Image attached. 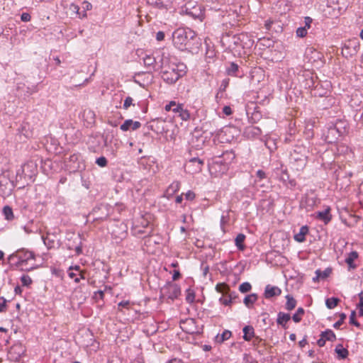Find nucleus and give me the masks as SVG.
I'll list each match as a JSON object with an SVG mask.
<instances>
[{"mask_svg": "<svg viewBox=\"0 0 363 363\" xmlns=\"http://www.w3.org/2000/svg\"><path fill=\"white\" fill-rule=\"evenodd\" d=\"M160 68L162 79L169 84H173L186 74V67L183 63H177L162 53L160 60Z\"/></svg>", "mask_w": 363, "mask_h": 363, "instance_id": "1", "label": "nucleus"}, {"mask_svg": "<svg viewBox=\"0 0 363 363\" xmlns=\"http://www.w3.org/2000/svg\"><path fill=\"white\" fill-rule=\"evenodd\" d=\"M172 42L174 45L180 50L191 49V41L196 38L194 31L189 28H178L172 33Z\"/></svg>", "mask_w": 363, "mask_h": 363, "instance_id": "2", "label": "nucleus"}, {"mask_svg": "<svg viewBox=\"0 0 363 363\" xmlns=\"http://www.w3.org/2000/svg\"><path fill=\"white\" fill-rule=\"evenodd\" d=\"M308 149L304 146L297 145L290 155V163L296 171L303 170L308 162Z\"/></svg>", "mask_w": 363, "mask_h": 363, "instance_id": "3", "label": "nucleus"}, {"mask_svg": "<svg viewBox=\"0 0 363 363\" xmlns=\"http://www.w3.org/2000/svg\"><path fill=\"white\" fill-rule=\"evenodd\" d=\"M18 259L17 266L23 271H30L35 269V255L30 251H18L16 255L10 256V259Z\"/></svg>", "mask_w": 363, "mask_h": 363, "instance_id": "4", "label": "nucleus"}, {"mask_svg": "<svg viewBox=\"0 0 363 363\" xmlns=\"http://www.w3.org/2000/svg\"><path fill=\"white\" fill-rule=\"evenodd\" d=\"M220 41L228 49L234 50L240 45V35L225 33L222 35Z\"/></svg>", "mask_w": 363, "mask_h": 363, "instance_id": "5", "label": "nucleus"}, {"mask_svg": "<svg viewBox=\"0 0 363 363\" xmlns=\"http://www.w3.org/2000/svg\"><path fill=\"white\" fill-rule=\"evenodd\" d=\"M162 294L164 296L174 300L181 294V289L179 285L172 282H168L162 289Z\"/></svg>", "mask_w": 363, "mask_h": 363, "instance_id": "6", "label": "nucleus"}, {"mask_svg": "<svg viewBox=\"0 0 363 363\" xmlns=\"http://www.w3.org/2000/svg\"><path fill=\"white\" fill-rule=\"evenodd\" d=\"M203 166V161L197 157L190 159L185 164V170L186 172L194 174L200 172Z\"/></svg>", "mask_w": 363, "mask_h": 363, "instance_id": "7", "label": "nucleus"}, {"mask_svg": "<svg viewBox=\"0 0 363 363\" xmlns=\"http://www.w3.org/2000/svg\"><path fill=\"white\" fill-rule=\"evenodd\" d=\"M182 330L189 334H197L199 333V328L196 325V321L193 318L182 320L179 323Z\"/></svg>", "mask_w": 363, "mask_h": 363, "instance_id": "8", "label": "nucleus"}, {"mask_svg": "<svg viewBox=\"0 0 363 363\" xmlns=\"http://www.w3.org/2000/svg\"><path fill=\"white\" fill-rule=\"evenodd\" d=\"M26 350L21 343L13 345L8 352V357L10 360L17 362L24 354Z\"/></svg>", "mask_w": 363, "mask_h": 363, "instance_id": "9", "label": "nucleus"}, {"mask_svg": "<svg viewBox=\"0 0 363 363\" xmlns=\"http://www.w3.org/2000/svg\"><path fill=\"white\" fill-rule=\"evenodd\" d=\"M42 239L48 249L55 248L60 245V240L55 234L48 233L45 236H42Z\"/></svg>", "mask_w": 363, "mask_h": 363, "instance_id": "10", "label": "nucleus"}, {"mask_svg": "<svg viewBox=\"0 0 363 363\" xmlns=\"http://www.w3.org/2000/svg\"><path fill=\"white\" fill-rule=\"evenodd\" d=\"M359 45L358 42L354 40H350L348 44H345L342 48V54L345 55H352L357 52Z\"/></svg>", "mask_w": 363, "mask_h": 363, "instance_id": "11", "label": "nucleus"}, {"mask_svg": "<svg viewBox=\"0 0 363 363\" xmlns=\"http://www.w3.org/2000/svg\"><path fill=\"white\" fill-rule=\"evenodd\" d=\"M141 126V123L139 121H133L131 119H128L121 125L120 128L122 131H128L130 129L135 130Z\"/></svg>", "mask_w": 363, "mask_h": 363, "instance_id": "12", "label": "nucleus"}, {"mask_svg": "<svg viewBox=\"0 0 363 363\" xmlns=\"http://www.w3.org/2000/svg\"><path fill=\"white\" fill-rule=\"evenodd\" d=\"M316 218L322 220L325 224H328L332 218L330 208L328 206L324 211L317 212Z\"/></svg>", "mask_w": 363, "mask_h": 363, "instance_id": "13", "label": "nucleus"}, {"mask_svg": "<svg viewBox=\"0 0 363 363\" xmlns=\"http://www.w3.org/2000/svg\"><path fill=\"white\" fill-rule=\"evenodd\" d=\"M281 293V290L277 287L271 285H267L264 291V296L266 298H270L274 296H279Z\"/></svg>", "mask_w": 363, "mask_h": 363, "instance_id": "14", "label": "nucleus"}, {"mask_svg": "<svg viewBox=\"0 0 363 363\" xmlns=\"http://www.w3.org/2000/svg\"><path fill=\"white\" fill-rule=\"evenodd\" d=\"M316 201L315 196H306L301 201V206L306 208L307 211H310L316 205Z\"/></svg>", "mask_w": 363, "mask_h": 363, "instance_id": "15", "label": "nucleus"}, {"mask_svg": "<svg viewBox=\"0 0 363 363\" xmlns=\"http://www.w3.org/2000/svg\"><path fill=\"white\" fill-rule=\"evenodd\" d=\"M262 133V131L259 128L250 125L245 128L244 130V135L247 138H255L259 136Z\"/></svg>", "mask_w": 363, "mask_h": 363, "instance_id": "16", "label": "nucleus"}, {"mask_svg": "<svg viewBox=\"0 0 363 363\" xmlns=\"http://www.w3.org/2000/svg\"><path fill=\"white\" fill-rule=\"evenodd\" d=\"M180 182L178 181L173 182L169 186L167 187L165 191V196L168 199L172 197L174 194L179 191L180 189Z\"/></svg>", "mask_w": 363, "mask_h": 363, "instance_id": "17", "label": "nucleus"}, {"mask_svg": "<svg viewBox=\"0 0 363 363\" xmlns=\"http://www.w3.org/2000/svg\"><path fill=\"white\" fill-rule=\"evenodd\" d=\"M133 225L135 230L139 228H147L149 227L150 221L147 218L142 216L135 220Z\"/></svg>", "mask_w": 363, "mask_h": 363, "instance_id": "18", "label": "nucleus"}, {"mask_svg": "<svg viewBox=\"0 0 363 363\" xmlns=\"http://www.w3.org/2000/svg\"><path fill=\"white\" fill-rule=\"evenodd\" d=\"M308 233V228L306 225H303L300 228L299 233L294 235V240L298 242H303L306 240V235Z\"/></svg>", "mask_w": 363, "mask_h": 363, "instance_id": "19", "label": "nucleus"}, {"mask_svg": "<svg viewBox=\"0 0 363 363\" xmlns=\"http://www.w3.org/2000/svg\"><path fill=\"white\" fill-rule=\"evenodd\" d=\"M243 339L245 341H250L255 337V330L251 325H246L243 328Z\"/></svg>", "mask_w": 363, "mask_h": 363, "instance_id": "20", "label": "nucleus"}, {"mask_svg": "<svg viewBox=\"0 0 363 363\" xmlns=\"http://www.w3.org/2000/svg\"><path fill=\"white\" fill-rule=\"evenodd\" d=\"M182 104H177L175 101H171L168 104H167L164 107L167 111H172L176 114H178L179 111L182 109Z\"/></svg>", "mask_w": 363, "mask_h": 363, "instance_id": "21", "label": "nucleus"}, {"mask_svg": "<svg viewBox=\"0 0 363 363\" xmlns=\"http://www.w3.org/2000/svg\"><path fill=\"white\" fill-rule=\"evenodd\" d=\"M358 257V253L356 251H352L348 254L345 259V262L347 264L350 269L356 268L354 261Z\"/></svg>", "mask_w": 363, "mask_h": 363, "instance_id": "22", "label": "nucleus"}, {"mask_svg": "<svg viewBox=\"0 0 363 363\" xmlns=\"http://www.w3.org/2000/svg\"><path fill=\"white\" fill-rule=\"evenodd\" d=\"M143 62L145 66L149 69H154L155 70V63L156 60L155 58L152 55H146L143 58Z\"/></svg>", "mask_w": 363, "mask_h": 363, "instance_id": "23", "label": "nucleus"}, {"mask_svg": "<svg viewBox=\"0 0 363 363\" xmlns=\"http://www.w3.org/2000/svg\"><path fill=\"white\" fill-rule=\"evenodd\" d=\"M290 318H291V316L289 314L279 312L278 313L277 322L279 325H281L283 327H285L286 324L290 320Z\"/></svg>", "mask_w": 363, "mask_h": 363, "instance_id": "24", "label": "nucleus"}, {"mask_svg": "<svg viewBox=\"0 0 363 363\" xmlns=\"http://www.w3.org/2000/svg\"><path fill=\"white\" fill-rule=\"evenodd\" d=\"M335 351L337 354L338 358L340 359H345L349 354L348 350L341 344H339L336 346Z\"/></svg>", "mask_w": 363, "mask_h": 363, "instance_id": "25", "label": "nucleus"}, {"mask_svg": "<svg viewBox=\"0 0 363 363\" xmlns=\"http://www.w3.org/2000/svg\"><path fill=\"white\" fill-rule=\"evenodd\" d=\"M257 300V296L255 294H251L245 296L244 303L247 308H251L254 303Z\"/></svg>", "mask_w": 363, "mask_h": 363, "instance_id": "26", "label": "nucleus"}, {"mask_svg": "<svg viewBox=\"0 0 363 363\" xmlns=\"http://www.w3.org/2000/svg\"><path fill=\"white\" fill-rule=\"evenodd\" d=\"M245 240V235L242 233L238 234L235 238V245L240 250H243L245 249V245L243 244Z\"/></svg>", "mask_w": 363, "mask_h": 363, "instance_id": "27", "label": "nucleus"}, {"mask_svg": "<svg viewBox=\"0 0 363 363\" xmlns=\"http://www.w3.org/2000/svg\"><path fill=\"white\" fill-rule=\"evenodd\" d=\"M328 8L332 10L328 12L331 18H337L342 13V9L339 6H335V7L328 6Z\"/></svg>", "mask_w": 363, "mask_h": 363, "instance_id": "28", "label": "nucleus"}, {"mask_svg": "<svg viewBox=\"0 0 363 363\" xmlns=\"http://www.w3.org/2000/svg\"><path fill=\"white\" fill-rule=\"evenodd\" d=\"M286 298V309L288 311L293 310L296 306V301L290 295H287Z\"/></svg>", "mask_w": 363, "mask_h": 363, "instance_id": "29", "label": "nucleus"}, {"mask_svg": "<svg viewBox=\"0 0 363 363\" xmlns=\"http://www.w3.org/2000/svg\"><path fill=\"white\" fill-rule=\"evenodd\" d=\"M216 290L223 294V295H227L230 291V288L225 283H219L216 286Z\"/></svg>", "mask_w": 363, "mask_h": 363, "instance_id": "30", "label": "nucleus"}, {"mask_svg": "<svg viewBox=\"0 0 363 363\" xmlns=\"http://www.w3.org/2000/svg\"><path fill=\"white\" fill-rule=\"evenodd\" d=\"M340 300L337 298L332 297L327 298L325 301V305L329 309H333L337 306Z\"/></svg>", "mask_w": 363, "mask_h": 363, "instance_id": "31", "label": "nucleus"}, {"mask_svg": "<svg viewBox=\"0 0 363 363\" xmlns=\"http://www.w3.org/2000/svg\"><path fill=\"white\" fill-rule=\"evenodd\" d=\"M304 314V310L303 308H298L296 311V312L293 315L292 319L295 323H299L301 319L302 316Z\"/></svg>", "mask_w": 363, "mask_h": 363, "instance_id": "32", "label": "nucleus"}, {"mask_svg": "<svg viewBox=\"0 0 363 363\" xmlns=\"http://www.w3.org/2000/svg\"><path fill=\"white\" fill-rule=\"evenodd\" d=\"M320 336L328 341H333L335 340V335L331 330H327L324 332H322Z\"/></svg>", "mask_w": 363, "mask_h": 363, "instance_id": "33", "label": "nucleus"}, {"mask_svg": "<svg viewBox=\"0 0 363 363\" xmlns=\"http://www.w3.org/2000/svg\"><path fill=\"white\" fill-rule=\"evenodd\" d=\"M238 68L239 67L237 64L232 62L227 69L228 74L230 76H237Z\"/></svg>", "mask_w": 363, "mask_h": 363, "instance_id": "34", "label": "nucleus"}, {"mask_svg": "<svg viewBox=\"0 0 363 363\" xmlns=\"http://www.w3.org/2000/svg\"><path fill=\"white\" fill-rule=\"evenodd\" d=\"M3 214L5 216V218L9 220H12L13 218V213L12 208L9 206H6L4 207Z\"/></svg>", "mask_w": 363, "mask_h": 363, "instance_id": "35", "label": "nucleus"}, {"mask_svg": "<svg viewBox=\"0 0 363 363\" xmlns=\"http://www.w3.org/2000/svg\"><path fill=\"white\" fill-rule=\"evenodd\" d=\"M331 273V269H326L324 271H320L319 269L316 270L315 274H317V279H325L327 278Z\"/></svg>", "mask_w": 363, "mask_h": 363, "instance_id": "36", "label": "nucleus"}, {"mask_svg": "<svg viewBox=\"0 0 363 363\" xmlns=\"http://www.w3.org/2000/svg\"><path fill=\"white\" fill-rule=\"evenodd\" d=\"M186 301L189 303H193L195 300L194 291L192 289H189L186 291Z\"/></svg>", "mask_w": 363, "mask_h": 363, "instance_id": "37", "label": "nucleus"}, {"mask_svg": "<svg viewBox=\"0 0 363 363\" xmlns=\"http://www.w3.org/2000/svg\"><path fill=\"white\" fill-rule=\"evenodd\" d=\"M177 115L183 121H187L190 118V113H189V111L186 109H184L183 108Z\"/></svg>", "mask_w": 363, "mask_h": 363, "instance_id": "38", "label": "nucleus"}, {"mask_svg": "<svg viewBox=\"0 0 363 363\" xmlns=\"http://www.w3.org/2000/svg\"><path fill=\"white\" fill-rule=\"evenodd\" d=\"M251 284L248 282H244L239 286V290L241 293H247L251 290Z\"/></svg>", "mask_w": 363, "mask_h": 363, "instance_id": "39", "label": "nucleus"}, {"mask_svg": "<svg viewBox=\"0 0 363 363\" xmlns=\"http://www.w3.org/2000/svg\"><path fill=\"white\" fill-rule=\"evenodd\" d=\"M23 286H28L32 283V279L28 275H23L21 278Z\"/></svg>", "mask_w": 363, "mask_h": 363, "instance_id": "40", "label": "nucleus"}, {"mask_svg": "<svg viewBox=\"0 0 363 363\" xmlns=\"http://www.w3.org/2000/svg\"><path fill=\"white\" fill-rule=\"evenodd\" d=\"M219 301L221 304L225 306H230L232 303L230 301V298L228 296V295H223L220 298Z\"/></svg>", "mask_w": 363, "mask_h": 363, "instance_id": "41", "label": "nucleus"}, {"mask_svg": "<svg viewBox=\"0 0 363 363\" xmlns=\"http://www.w3.org/2000/svg\"><path fill=\"white\" fill-rule=\"evenodd\" d=\"M96 163L101 167H104L107 165V160L105 157H100L96 159Z\"/></svg>", "mask_w": 363, "mask_h": 363, "instance_id": "42", "label": "nucleus"}, {"mask_svg": "<svg viewBox=\"0 0 363 363\" xmlns=\"http://www.w3.org/2000/svg\"><path fill=\"white\" fill-rule=\"evenodd\" d=\"M133 99L130 96H128L125 98L123 103V108L127 110L130 106H134L135 104L133 103Z\"/></svg>", "mask_w": 363, "mask_h": 363, "instance_id": "43", "label": "nucleus"}, {"mask_svg": "<svg viewBox=\"0 0 363 363\" xmlns=\"http://www.w3.org/2000/svg\"><path fill=\"white\" fill-rule=\"evenodd\" d=\"M355 317H356V312L353 311H352V313L350 315V324L354 325L356 327H359L360 324L355 320Z\"/></svg>", "mask_w": 363, "mask_h": 363, "instance_id": "44", "label": "nucleus"}, {"mask_svg": "<svg viewBox=\"0 0 363 363\" xmlns=\"http://www.w3.org/2000/svg\"><path fill=\"white\" fill-rule=\"evenodd\" d=\"M296 35L298 37L303 38L307 35V28L306 27H301L296 30Z\"/></svg>", "mask_w": 363, "mask_h": 363, "instance_id": "45", "label": "nucleus"}, {"mask_svg": "<svg viewBox=\"0 0 363 363\" xmlns=\"http://www.w3.org/2000/svg\"><path fill=\"white\" fill-rule=\"evenodd\" d=\"M346 318V315L345 313H341L340 314V319L338 320V321H337L335 324H334V328H339L340 326L343 323L345 319Z\"/></svg>", "mask_w": 363, "mask_h": 363, "instance_id": "46", "label": "nucleus"}, {"mask_svg": "<svg viewBox=\"0 0 363 363\" xmlns=\"http://www.w3.org/2000/svg\"><path fill=\"white\" fill-rule=\"evenodd\" d=\"M337 152L338 154H341V153H347L350 152V150L348 148V147L344 145H339L337 146Z\"/></svg>", "mask_w": 363, "mask_h": 363, "instance_id": "47", "label": "nucleus"}, {"mask_svg": "<svg viewBox=\"0 0 363 363\" xmlns=\"http://www.w3.org/2000/svg\"><path fill=\"white\" fill-rule=\"evenodd\" d=\"M231 337V332L230 330H225L221 335V341L227 340Z\"/></svg>", "mask_w": 363, "mask_h": 363, "instance_id": "48", "label": "nucleus"}, {"mask_svg": "<svg viewBox=\"0 0 363 363\" xmlns=\"http://www.w3.org/2000/svg\"><path fill=\"white\" fill-rule=\"evenodd\" d=\"M195 198V194L194 191H188L186 194H185V199L186 200H189V201H192L194 200Z\"/></svg>", "mask_w": 363, "mask_h": 363, "instance_id": "49", "label": "nucleus"}, {"mask_svg": "<svg viewBox=\"0 0 363 363\" xmlns=\"http://www.w3.org/2000/svg\"><path fill=\"white\" fill-rule=\"evenodd\" d=\"M229 298H230L231 303H233L235 300V298H238V294L235 291H229L228 294H227Z\"/></svg>", "mask_w": 363, "mask_h": 363, "instance_id": "50", "label": "nucleus"}, {"mask_svg": "<svg viewBox=\"0 0 363 363\" xmlns=\"http://www.w3.org/2000/svg\"><path fill=\"white\" fill-rule=\"evenodd\" d=\"M30 15L28 13H23L21 16V19L23 22H28L30 21Z\"/></svg>", "mask_w": 363, "mask_h": 363, "instance_id": "51", "label": "nucleus"}, {"mask_svg": "<svg viewBox=\"0 0 363 363\" xmlns=\"http://www.w3.org/2000/svg\"><path fill=\"white\" fill-rule=\"evenodd\" d=\"M130 306L129 301H123L118 304V310H121V308H128Z\"/></svg>", "mask_w": 363, "mask_h": 363, "instance_id": "52", "label": "nucleus"}, {"mask_svg": "<svg viewBox=\"0 0 363 363\" xmlns=\"http://www.w3.org/2000/svg\"><path fill=\"white\" fill-rule=\"evenodd\" d=\"M256 176L259 179V180H262L263 179H265L266 178V174L264 171L261 170V169H259L257 173H256Z\"/></svg>", "mask_w": 363, "mask_h": 363, "instance_id": "53", "label": "nucleus"}, {"mask_svg": "<svg viewBox=\"0 0 363 363\" xmlns=\"http://www.w3.org/2000/svg\"><path fill=\"white\" fill-rule=\"evenodd\" d=\"M164 33L163 31H158L157 33H156V40L157 41H162L164 39Z\"/></svg>", "mask_w": 363, "mask_h": 363, "instance_id": "54", "label": "nucleus"}, {"mask_svg": "<svg viewBox=\"0 0 363 363\" xmlns=\"http://www.w3.org/2000/svg\"><path fill=\"white\" fill-rule=\"evenodd\" d=\"M223 113L226 116H230L232 114V109L230 106H225L223 108Z\"/></svg>", "mask_w": 363, "mask_h": 363, "instance_id": "55", "label": "nucleus"}, {"mask_svg": "<svg viewBox=\"0 0 363 363\" xmlns=\"http://www.w3.org/2000/svg\"><path fill=\"white\" fill-rule=\"evenodd\" d=\"M313 20L311 17H305V20H304V22H305V26L307 29L311 27V23H312Z\"/></svg>", "mask_w": 363, "mask_h": 363, "instance_id": "56", "label": "nucleus"}, {"mask_svg": "<svg viewBox=\"0 0 363 363\" xmlns=\"http://www.w3.org/2000/svg\"><path fill=\"white\" fill-rule=\"evenodd\" d=\"M223 157L229 160H233L235 158V155L233 153L230 152H226L223 155Z\"/></svg>", "mask_w": 363, "mask_h": 363, "instance_id": "57", "label": "nucleus"}, {"mask_svg": "<svg viewBox=\"0 0 363 363\" xmlns=\"http://www.w3.org/2000/svg\"><path fill=\"white\" fill-rule=\"evenodd\" d=\"M5 307H6V300L3 297H1V298H0V312L4 311Z\"/></svg>", "mask_w": 363, "mask_h": 363, "instance_id": "58", "label": "nucleus"}, {"mask_svg": "<svg viewBox=\"0 0 363 363\" xmlns=\"http://www.w3.org/2000/svg\"><path fill=\"white\" fill-rule=\"evenodd\" d=\"M143 228H137L136 230L133 228V230L135 231V234H137V235H142V234H149L150 232L147 233L146 231L143 230Z\"/></svg>", "mask_w": 363, "mask_h": 363, "instance_id": "59", "label": "nucleus"}, {"mask_svg": "<svg viewBox=\"0 0 363 363\" xmlns=\"http://www.w3.org/2000/svg\"><path fill=\"white\" fill-rule=\"evenodd\" d=\"M181 277V274L178 270H174L172 276L173 281L179 279Z\"/></svg>", "mask_w": 363, "mask_h": 363, "instance_id": "60", "label": "nucleus"}, {"mask_svg": "<svg viewBox=\"0 0 363 363\" xmlns=\"http://www.w3.org/2000/svg\"><path fill=\"white\" fill-rule=\"evenodd\" d=\"M359 301L357 304V307H363V291L360 292L359 294Z\"/></svg>", "mask_w": 363, "mask_h": 363, "instance_id": "61", "label": "nucleus"}, {"mask_svg": "<svg viewBox=\"0 0 363 363\" xmlns=\"http://www.w3.org/2000/svg\"><path fill=\"white\" fill-rule=\"evenodd\" d=\"M325 342L326 340L321 336L320 338L317 341V344L319 347H323L325 345Z\"/></svg>", "mask_w": 363, "mask_h": 363, "instance_id": "62", "label": "nucleus"}, {"mask_svg": "<svg viewBox=\"0 0 363 363\" xmlns=\"http://www.w3.org/2000/svg\"><path fill=\"white\" fill-rule=\"evenodd\" d=\"M70 9H71L73 12H74V13H78L79 10V7L77 4H72L70 5Z\"/></svg>", "mask_w": 363, "mask_h": 363, "instance_id": "63", "label": "nucleus"}, {"mask_svg": "<svg viewBox=\"0 0 363 363\" xmlns=\"http://www.w3.org/2000/svg\"><path fill=\"white\" fill-rule=\"evenodd\" d=\"M226 222H227V220H226L225 216H222L220 218V226L223 231H224L223 227H224V225L226 223Z\"/></svg>", "mask_w": 363, "mask_h": 363, "instance_id": "64", "label": "nucleus"}]
</instances>
